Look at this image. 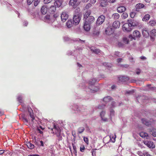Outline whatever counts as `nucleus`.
I'll return each instance as SVG.
<instances>
[{
  "label": "nucleus",
  "instance_id": "obj_1",
  "mask_svg": "<svg viewBox=\"0 0 156 156\" xmlns=\"http://www.w3.org/2000/svg\"><path fill=\"white\" fill-rule=\"evenodd\" d=\"M51 130L53 131H55L57 136L59 138V140H62V137L61 136V131L59 127H57L55 125H54L53 128H51Z\"/></svg>",
  "mask_w": 156,
  "mask_h": 156
},
{
  "label": "nucleus",
  "instance_id": "obj_2",
  "mask_svg": "<svg viewBox=\"0 0 156 156\" xmlns=\"http://www.w3.org/2000/svg\"><path fill=\"white\" fill-rule=\"evenodd\" d=\"M91 22L90 20H85L84 22L83 27L84 30L86 31H89L90 29Z\"/></svg>",
  "mask_w": 156,
  "mask_h": 156
},
{
  "label": "nucleus",
  "instance_id": "obj_3",
  "mask_svg": "<svg viewBox=\"0 0 156 156\" xmlns=\"http://www.w3.org/2000/svg\"><path fill=\"white\" fill-rule=\"evenodd\" d=\"M122 29L124 31L129 32L131 31L132 28L130 26V23L129 22L124 24L122 26Z\"/></svg>",
  "mask_w": 156,
  "mask_h": 156
},
{
  "label": "nucleus",
  "instance_id": "obj_4",
  "mask_svg": "<svg viewBox=\"0 0 156 156\" xmlns=\"http://www.w3.org/2000/svg\"><path fill=\"white\" fill-rule=\"evenodd\" d=\"M144 144L147 147L150 148H154L155 147V145L154 143L150 140H146L144 142Z\"/></svg>",
  "mask_w": 156,
  "mask_h": 156
},
{
  "label": "nucleus",
  "instance_id": "obj_5",
  "mask_svg": "<svg viewBox=\"0 0 156 156\" xmlns=\"http://www.w3.org/2000/svg\"><path fill=\"white\" fill-rule=\"evenodd\" d=\"M114 30L111 26H108L106 29L105 32L106 34L111 35L114 32Z\"/></svg>",
  "mask_w": 156,
  "mask_h": 156
},
{
  "label": "nucleus",
  "instance_id": "obj_6",
  "mask_svg": "<svg viewBox=\"0 0 156 156\" xmlns=\"http://www.w3.org/2000/svg\"><path fill=\"white\" fill-rule=\"evenodd\" d=\"M69 4L75 8L79 4V2L78 1V0H70L69 2Z\"/></svg>",
  "mask_w": 156,
  "mask_h": 156
},
{
  "label": "nucleus",
  "instance_id": "obj_7",
  "mask_svg": "<svg viewBox=\"0 0 156 156\" xmlns=\"http://www.w3.org/2000/svg\"><path fill=\"white\" fill-rule=\"evenodd\" d=\"M119 82H124L129 80V78L127 76H120L118 77Z\"/></svg>",
  "mask_w": 156,
  "mask_h": 156
},
{
  "label": "nucleus",
  "instance_id": "obj_8",
  "mask_svg": "<svg viewBox=\"0 0 156 156\" xmlns=\"http://www.w3.org/2000/svg\"><path fill=\"white\" fill-rule=\"evenodd\" d=\"M61 20H67L69 18L68 13L65 12H63L61 16Z\"/></svg>",
  "mask_w": 156,
  "mask_h": 156
},
{
  "label": "nucleus",
  "instance_id": "obj_9",
  "mask_svg": "<svg viewBox=\"0 0 156 156\" xmlns=\"http://www.w3.org/2000/svg\"><path fill=\"white\" fill-rule=\"evenodd\" d=\"M100 34V31L98 29L95 28L94 29L92 35L93 37H98Z\"/></svg>",
  "mask_w": 156,
  "mask_h": 156
},
{
  "label": "nucleus",
  "instance_id": "obj_10",
  "mask_svg": "<svg viewBox=\"0 0 156 156\" xmlns=\"http://www.w3.org/2000/svg\"><path fill=\"white\" fill-rule=\"evenodd\" d=\"M133 36L134 38H139L141 36V35L139 31L136 30L133 32Z\"/></svg>",
  "mask_w": 156,
  "mask_h": 156
},
{
  "label": "nucleus",
  "instance_id": "obj_11",
  "mask_svg": "<svg viewBox=\"0 0 156 156\" xmlns=\"http://www.w3.org/2000/svg\"><path fill=\"white\" fill-rule=\"evenodd\" d=\"M120 25V22L118 20L115 21L112 24V27L115 28H119Z\"/></svg>",
  "mask_w": 156,
  "mask_h": 156
},
{
  "label": "nucleus",
  "instance_id": "obj_12",
  "mask_svg": "<svg viewBox=\"0 0 156 156\" xmlns=\"http://www.w3.org/2000/svg\"><path fill=\"white\" fill-rule=\"evenodd\" d=\"M141 121L142 123L146 126H149L151 125V121H147V120L145 119H141Z\"/></svg>",
  "mask_w": 156,
  "mask_h": 156
},
{
  "label": "nucleus",
  "instance_id": "obj_13",
  "mask_svg": "<svg viewBox=\"0 0 156 156\" xmlns=\"http://www.w3.org/2000/svg\"><path fill=\"white\" fill-rule=\"evenodd\" d=\"M89 87L91 90L94 92H97L99 89L97 87L95 86L94 85H90Z\"/></svg>",
  "mask_w": 156,
  "mask_h": 156
},
{
  "label": "nucleus",
  "instance_id": "obj_14",
  "mask_svg": "<svg viewBox=\"0 0 156 156\" xmlns=\"http://www.w3.org/2000/svg\"><path fill=\"white\" fill-rule=\"evenodd\" d=\"M126 10V8L123 6L118 7L117 9V11L119 13H122Z\"/></svg>",
  "mask_w": 156,
  "mask_h": 156
},
{
  "label": "nucleus",
  "instance_id": "obj_15",
  "mask_svg": "<svg viewBox=\"0 0 156 156\" xmlns=\"http://www.w3.org/2000/svg\"><path fill=\"white\" fill-rule=\"evenodd\" d=\"M142 34L144 37H147L149 36V34L147 30L145 28L143 30Z\"/></svg>",
  "mask_w": 156,
  "mask_h": 156
},
{
  "label": "nucleus",
  "instance_id": "obj_16",
  "mask_svg": "<svg viewBox=\"0 0 156 156\" xmlns=\"http://www.w3.org/2000/svg\"><path fill=\"white\" fill-rule=\"evenodd\" d=\"M55 2V4L57 7H60L62 5V0H54Z\"/></svg>",
  "mask_w": 156,
  "mask_h": 156
},
{
  "label": "nucleus",
  "instance_id": "obj_17",
  "mask_svg": "<svg viewBox=\"0 0 156 156\" xmlns=\"http://www.w3.org/2000/svg\"><path fill=\"white\" fill-rule=\"evenodd\" d=\"M66 25L67 27L69 28L72 27L73 25L72 20H68L66 23Z\"/></svg>",
  "mask_w": 156,
  "mask_h": 156
},
{
  "label": "nucleus",
  "instance_id": "obj_18",
  "mask_svg": "<svg viewBox=\"0 0 156 156\" xmlns=\"http://www.w3.org/2000/svg\"><path fill=\"white\" fill-rule=\"evenodd\" d=\"M112 100V98L110 96H107L103 98V101L105 102L108 103Z\"/></svg>",
  "mask_w": 156,
  "mask_h": 156
},
{
  "label": "nucleus",
  "instance_id": "obj_19",
  "mask_svg": "<svg viewBox=\"0 0 156 156\" xmlns=\"http://www.w3.org/2000/svg\"><path fill=\"white\" fill-rule=\"evenodd\" d=\"M90 50L93 52L94 53L98 54V53L100 52V50L98 49H96L94 47H92L90 48Z\"/></svg>",
  "mask_w": 156,
  "mask_h": 156
},
{
  "label": "nucleus",
  "instance_id": "obj_20",
  "mask_svg": "<svg viewBox=\"0 0 156 156\" xmlns=\"http://www.w3.org/2000/svg\"><path fill=\"white\" fill-rule=\"evenodd\" d=\"M47 8L46 7L43 6L42 7L41 9V11L42 14L44 15L47 12Z\"/></svg>",
  "mask_w": 156,
  "mask_h": 156
},
{
  "label": "nucleus",
  "instance_id": "obj_21",
  "mask_svg": "<svg viewBox=\"0 0 156 156\" xmlns=\"http://www.w3.org/2000/svg\"><path fill=\"white\" fill-rule=\"evenodd\" d=\"M49 12L50 13H53L55 12L56 10V7L55 6L52 5L49 8Z\"/></svg>",
  "mask_w": 156,
  "mask_h": 156
},
{
  "label": "nucleus",
  "instance_id": "obj_22",
  "mask_svg": "<svg viewBox=\"0 0 156 156\" xmlns=\"http://www.w3.org/2000/svg\"><path fill=\"white\" fill-rule=\"evenodd\" d=\"M140 135L143 138H145L148 136L147 133L144 132H141L140 133Z\"/></svg>",
  "mask_w": 156,
  "mask_h": 156
},
{
  "label": "nucleus",
  "instance_id": "obj_23",
  "mask_svg": "<svg viewBox=\"0 0 156 156\" xmlns=\"http://www.w3.org/2000/svg\"><path fill=\"white\" fill-rule=\"evenodd\" d=\"M144 6V5L142 3H138L136 5V9H137L143 8Z\"/></svg>",
  "mask_w": 156,
  "mask_h": 156
},
{
  "label": "nucleus",
  "instance_id": "obj_24",
  "mask_svg": "<svg viewBox=\"0 0 156 156\" xmlns=\"http://www.w3.org/2000/svg\"><path fill=\"white\" fill-rule=\"evenodd\" d=\"M150 35L151 37L156 36V30L153 29L150 32Z\"/></svg>",
  "mask_w": 156,
  "mask_h": 156
},
{
  "label": "nucleus",
  "instance_id": "obj_25",
  "mask_svg": "<svg viewBox=\"0 0 156 156\" xmlns=\"http://www.w3.org/2000/svg\"><path fill=\"white\" fill-rule=\"evenodd\" d=\"M150 133L153 136H156V129H151L150 131Z\"/></svg>",
  "mask_w": 156,
  "mask_h": 156
},
{
  "label": "nucleus",
  "instance_id": "obj_26",
  "mask_svg": "<svg viewBox=\"0 0 156 156\" xmlns=\"http://www.w3.org/2000/svg\"><path fill=\"white\" fill-rule=\"evenodd\" d=\"M119 17V14L117 13H115L112 16V19H113L115 20H117L118 19Z\"/></svg>",
  "mask_w": 156,
  "mask_h": 156
},
{
  "label": "nucleus",
  "instance_id": "obj_27",
  "mask_svg": "<svg viewBox=\"0 0 156 156\" xmlns=\"http://www.w3.org/2000/svg\"><path fill=\"white\" fill-rule=\"evenodd\" d=\"M96 81V79L94 78H93L92 79H90L89 82V85H94Z\"/></svg>",
  "mask_w": 156,
  "mask_h": 156
},
{
  "label": "nucleus",
  "instance_id": "obj_28",
  "mask_svg": "<svg viewBox=\"0 0 156 156\" xmlns=\"http://www.w3.org/2000/svg\"><path fill=\"white\" fill-rule=\"evenodd\" d=\"M90 14V12H89L88 11L84 15V19L87 20V18L88 19Z\"/></svg>",
  "mask_w": 156,
  "mask_h": 156
},
{
  "label": "nucleus",
  "instance_id": "obj_29",
  "mask_svg": "<svg viewBox=\"0 0 156 156\" xmlns=\"http://www.w3.org/2000/svg\"><path fill=\"white\" fill-rule=\"evenodd\" d=\"M27 147L30 149H33L34 147V146L33 144L30 142L27 143Z\"/></svg>",
  "mask_w": 156,
  "mask_h": 156
},
{
  "label": "nucleus",
  "instance_id": "obj_30",
  "mask_svg": "<svg viewBox=\"0 0 156 156\" xmlns=\"http://www.w3.org/2000/svg\"><path fill=\"white\" fill-rule=\"evenodd\" d=\"M149 25L152 26H154L156 25V22L155 20H151L149 21Z\"/></svg>",
  "mask_w": 156,
  "mask_h": 156
},
{
  "label": "nucleus",
  "instance_id": "obj_31",
  "mask_svg": "<svg viewBox=\"0 0 156 156\" xmlns=\"http://www.w3.org/2000/svg\"><path fill=\"white\" fill-rule=\"evenodd\" d=\"M84 130L85 129L84 127H81L78 129V132L79 133H81L84 131Z\"/></svg>",
  "mask_w": 156,
  "mask_h": 156
},
{
  "label": "nucleus",
  "instance_id": "obj_32",
  "mask_svg": "<svg viewBox=\"0 0 156 156\" xmlns=\"http://www.w3.org/2000/svg\"><path fill=\"white\" fill-rule=\"evenodd\" d=\"M80 17L79 14H76L74 15L73 20H80Z\"/></svg>",
  "mask_w": 156,
  "mask_h": 156
},
{
  "label": "nucleus",
  "instance_id": "obj_33",
  "mask_svg": "<svg viewBox=\"0 0 156 156\" xmlns=\"http://www.w3.org/2000/svg\"><path fill=\"white\" fill-rule=\"evenodd\" d=\"M101 1H102L100 3L101 6L103 7L106 6L107 4V2L103 0H102Z\"/></svg>",
  "mask_w": 156,
  "mask_h": 156
},
{
  "label": "nucleus",
  "instance_id": "obj_34",
  "mask_svg": "<svg viewBox=\"0 0 156 156\" xmlns=\"http://www.w3.org/2000/svg\"><path fill=\"white\" fill-rule=\"evenodd\" d=\"M128 16V15L127 13L126 12H124L122 14V19H126Z\"/></svg>",
  "mask_w": 156,
  "mask_h": 156
},
{
  "label": "nucleus",
  "instance_id": "obj_35",
  "mask_svg": "<svg viewBox=\"0 0 156 156\" xmlns=\"http://www.w3.org/2000/svg\"><path fill=\"white\" fill-rule=\"evenodd\" d=\"M29 115L30 117L32 118V121L33 122V120L35 119V117L34 115L33 112H30Z\"/></svg>",
  "mask_w": 156,
  "mask_h": 156
},
{
  "label": "nucleus",
  "instance_id": "obj_36",
  "mask_svg": "<svg viewBox=\"0 0 156 156\" xmlns=\"http://www.w3.org/2000/svg\"><path fill=\"white\" fill-rule=\"evenodd\" d=\"M80 20H72L73 25H75L78 24L80 22Z\"/></svg>",
  "mask_w": 156,
  "mask_h": 156
},
{
  "label": "nucleus",
  "instance_id": "obj_37",
  "mask_svg": "<svg viewBox=\"0 0 156 156\" xmlns=\"http://www.w3.org/2000/svg\"><path fill=\"white\" fill-rule=\"evenodd\" d=\"M101 20H97L96 22V24L97 26H99L101 24L104 22V21L102 20L100 21Z\"/></svg>",
  "mask_w": 156,
  "mask_h": 156
},
{
  "label": "nucleus",
  "instance_id": "obj_38",
  "mask_svg": "<svg viewBox=\"0 0 156 156\" xmlns=\"http://www.w3.org/2000/svg\"><path fill=\"white\" fill-rule=\"evenodd\" d=\"M141 156H152L148 152H144Z\"/></svg>",
  "mask_w": 156,
  "mask_h": 156
},
{
  "label": "nucleus",
  "instance_id": "obj_39",
  "mask_svg": "<svg viewBox=\"0 0 156 156\" xmlns=\"http://www.w3.org/2000/svg\"><path fill=\"white\" fill-rule=\"evenodd\" d=\"M18 101L20 103H22L23 102L22 98L21 96H19L17 98Z\"/></svg>",
  "mask_w": 156,
  "mask_h": 156
},
{
  "label": "nucleus",
  "instance_id": "obj_40",
  "mask_svg": "<svg viewBox=\"0 0 156 156\" xmlns=\"http://www.w3.org/2000/svg\"><path fill=\"white\" fill-rule=\"evenodd\" d=\"M150 17V15L149 14H147L145 15L142 20H149Z\"/></svg>",
  "mask_w": 156,
  "mask_h": 156
},
{
  "label": "nucleus",
  "instance_id": "obj_41",
  "mask_svg": "<svg viewBox=\"0 0 156 156\" xmlns=\"http://www.w3.org/2000/svg\"><path fill=\"white\" fill-rule=\"evenodd\" d=\"M97 149H94L92 150V156H96V151Z\"/></svg>",
  "mask_w": 156,
  "mask_h": 156
},
{
  "label": "nucleus",
  "instance_id": "obj_42",
  "mask_svg": "<svg viewBox=\"0 0 156 156\" xmlns=\"http://www.w3.org/2000/svg\"><path fill=\"white\" fill-rule=\"evenodd\" d=\"M40 0H34V5L35 6H37L39 3L40 2Z\"/></svg>",
  "mask_w": 156,
  "mask_h": 156
},
{
  "label": "nucleus",
  "instance_id": "obj_43",
  "mask_svg": "<svg viewBox=\"0 0 156 156\" xmlns=\"http://www.w3.org/2000/svg\"><path fill=\"white\" fill-rule=\"evenodd\" d=\"M51 15H47L45 16L44 18L45 20H50V19H51Z\"/></svg>",
  "mask_w": 156,
  "mask_h": 156
},
{
  "label": "nucleus",
  "instance_id": "obj_44",
  "mask_svg": "<svg viewBox=\"0 0 156 156\" xmlns=\"http://www.w3.org/2000/svg\"><path fill=\"white\" fill-rule=\"evenodd\" d=\"M104 66H107L108 67H111V65L109 63H103Z\"/></svg>",
  "mask_w": 156,
  "mask_h": 156
},
{
  "label": "nucleus",
  "instance_id": "obj_45",
  "mask_svg": "<svg viewBox=\"0 0 156 156\" xmlns=\"http://www.w3.org/2000/svg\"><path fill=\"white\" fill-rule=\"evenodd\" d=\"M130 23V26H131V27H134V26H136L138 24V23H133V22H132V23Z\"/></svg>",
  "mask_w": 156,
  "mask_h": 156
},
{
  "label": "nucleus",
  "instance_id": "obj_46",
  "mask_svg": "<svg viewBox=\"0 0 156 156\" xmlns=\"http://www.w3.org/2000/svg\"><path fill=\"white\" fill-rule=\"evenodd\" d=\"M136 13L134 12H132L130 14V16L132 18H133L135 16Z\"/></svg>",
  "mask_w": 156,
  "mask_h": 156
},
{
  "label": "nucleus",
  "instance_id": "obj_47",
  "mask_svg": "<svg viewBox=\"0 0 156 156\" xmlns=\"http://www.w3.org/2000/svg\"><path fill=\"white\" fill-rule=\"evenodd\" d=\"M85 149V147L84 145L80 147V151L82 152H84Z\"/></svg>",
  "mask_w": 156,
  "mask_h": 156
},
{
  "label": "nucleus",
  "instance_id": "obj_48",
  "mask_svg": "<svg viewBox=\"0 0 156 156\" xmlns=\"http://www.w3.org/2000/svg\"><path fill=\"white\" fill-rule=\"evenodd\" d=\"M110 115L111 117H112V116H114V115L115 112L113 110H112V109L110 111Z\"/></svg>",
  "mask_w": 156,
  "mask_h": 156
},
{
  "label": "nucleus",
  "instance_id": "obj_49",
  "mask_svg": "<svg viewBox=\"0 0 156 156\" xmlns=\"http://www.w3.org/2000/svg\"><path fill=\"white\" fill-rule=\"evenodd\" d=\"M105 16L103 15H101L100 16H99L97 20H105Z\"/></svg>",
  "mask_w": 156,
  "mask_h": 156
},
{
  "label": "nucleus",
  "instance_id": "obj_50",
  "mask_svg": "<svg viewBox=\"0 0 156 156\" xmlns=\"http://www.w3.org/2000/svg\"><path fill=\"white\" fill-rule=\"evenodd\" d=\"M105 113V111H102L101 112L100 114V115L101 117H104Z\"/></svg>",
  "mask_w": 156,
  "mask_h": 156
},
{
  "label": "nucleus",
  "instance_id": "obj_51",
  "mask_svg": "<svg viewBox=\"0 0 156 156\" xmlns=\"http://www.w3.org/2000/svg\"><path fill=\"white\" fill-rule=\"evenodd\" d=\"M83 140L86 143H87V144H88V140L87 138L84 137L83 138Z\"/></svg>",
  "mask_w": 156,
  "mask_h": 156
},
{
  "label": "nucleus",
  "instance_id": "obj_52",
  "mask_svg": "<svg viewBox=\"0 0 156 156\" xmlns=\"http://www.w3.org/2000/svg\"><path fill=\"white\" fill-rule=\"evenodd\" d=\"M34 0H27V3L28 5H30L32 3Z\"/></svg>",
  "mask_w": 156,
  "mask_h": 156
},
{
  "label": "nucleus",
  "instance_id": "obj_53",
  "mask_svg": "<svg viewBox=\"0 0 156 156\" xmlns=\"http://www.w3.org/2000/svg\"><path fill=\"white\" fill-rule=\"evenodd\" d=\"M123 41L124 42H125L126 44H128L129 43V41L127 40V39L126 38H123Z\"/></svg>",
  "mask_w": 156,
  "mask_h": 156
},
{
  "label": "nucleus",
  "instance_id": "obj_54",
  "mask_svg": "<svg viewBox=\"0 0 156 156\" xmlns=\"http://www.w3.org/2000/svg\"><path fill=\"white\" fill-rule=\"evenodd\" d=\"M51 0H44V3L48 4L51 2Z\"/></svg>",
  "mask_w": 156,
  "mask_h": 156
},
{
  "label": "nucleus",
  "instance_id": "obj_55",
  "mask_svg": "<svg viewBox=\"0 0 156 156\" xmlns=\"http://www.w3.org/2000/svg\"><path fill=\"white\" fill-rule=\"evenodd\" d=\"M91 5L90 3H88L87 4L86 6V8L87 9L89 8L90 7H91Z\"/></svg>",
  "mask_w": 156,
  "mask_h": 156
},
{
  "label": "nucleus",
  "instance_id": "obj_56",
  "mask_svg": "<svg viewBox=\"0 0 156 156\" xmlns=\"http://www.w3.org/2000/svg\"><path fill=\"white\" fill-rule=\"evenodd\" d=\"M105 105H99L98 106V108L100 109H103L104 108Z\"/></svg>",
  "mask_w": 156,
  "mask_h": 156
},
{
  "label": "nucleus",
  "instance_id": "obj_57",
  "mask_svg": "<svg viewBox=\"0 0 156 156\" xmlns=\"http://www.w3.org/2000/svg\"><path fill=\"white\" fill-rule=\"evenodd\" d=\"M116 0H108L109 2L111 3H114L116 1Z\"/></svg>",
  "mask_w": 156,
  "mask_h": 156
},
{
  "label": "nucleus",
  "instance_id": "obj_58",
  "mask_svg": "<svg viewBox=\"0 0 156 156\" xmlns=\"http://www.w3.org/2000/svg\"><path fill=\"white\" fill-rule=\"evenodd\" d=\"M96 0H90V2L91 3L93 4L95 3L96 2Z\"/></svg>",
  "mask_w": 156,
  "mask_h": 156
},
{
  "label": "nucleus",
  "instance_id": "obj_59",
  "mask_svg": "<svg viewBox=\"0 0 156 156\" xmlns=\"http://www.w3.org/2000/svg\"><path fill=\"white\" fill-rule=\"evenodd\" d=\"M51 16H53L56 19L58 16V15L57 14H54V15H51Z\"/></svg>",
  "mask_w": 156,
  "mask_h": 156
},
{
  "label": "nucleus",
  "instance_id": "obj_60",
  "mask_svg": "<svg viewBox=\"0 0 156 156\" xmlns=\"http://www.w3.org/2000/svg\"><path fill=\"white\" fill-rule=\"evenodd\" d=\"M102 119L105 122H106L108 121V119L107 118H104V117H101Z\"/></svg>",
  "mask_w": 156,
  "mask_h": 156
},
{
  "label": "nucleus",
  "instance_id": "obj_61",
  "mask_svg": "<svg viewBox=\"0 0 156 156\" xmlns=\"http://www.w3.org/2000/svg\"><path fill=\"white\" fill-rule=\"evenodd\" d=\"M28 112L29 113V114H30V112H33L32 109H31V108H28Z\"/></svg>",
  "mask_w": 156,
  "mask_h": 156
},
{
  "label": "nucleus",
  "instance_id": "obj_62",
  "mask_svg": "<svg viewBox=\"0 0 156 156\" xmlns=\"http://www.w3.org/2000/svg\"><path fill=\"white\" fill-rule=\"evenodd\" d=\"M73 149L75 151V152H76V147L75 145H74L73 144Z\"/></svg>",
  "mask_w": 156,
  "mask_h": 156
},
{
  "label": "nucleus",
  "instance_id": "obj_63",
  "mask_svg": "<svg viewBox=\"0 0 156 156\" xmlns=\"http://www.w3.org/2000/svg\"><path fill=\"white\" fill-rule=\"evenodd\" d=\"M122 58H118L117 59V61L119 63V62H122Z\"/></svg>",
  "mask_w": 156,
  "mask_h": 156
},
{
  "label": "nucleus",
  "instance_id": "obj_64",
  "mask_svg": "<svg viewBox=\"0 0 156 156\" xmlns=\"http://www.w3.org/2000/svg\"><path fill=\"white\" fill-rule=\"evenodd\" d=\"M94 17L93 16H89L88 20H94Z\"/></svg>",
  "mask_w": 156,
  "mask_h": 156
}]
</instances>
